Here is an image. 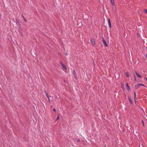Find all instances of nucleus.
<instances>
[{
	"mask_svg": "<svg viewBox=\"0 0 147 147\" xmlns=\"http://www.w3.org/2000/svg\"><path fill=\"white\" fill-rule=\"evenodd\" d=\"M90 41L91 42V43L94 46L95 45V41L94 39L93 38L91 39L90 40Z\"/></svg>",
	"mask_w": 147,
	"mask_h": 147,
	"instance_id": "obj_1",
	"label": "nucleus"
},
{
	"mask_svg": "<svg viewBox=\"0 0 147 147\" xmlns=\"http://www.w3.org/2000/svg\"><path fill=\"white\" fill-rule=\"evenodd\" d=\"M61 66L63 69H62V70L64 71L65 72H66L67 71V69L66 67L63 64V65H62Z\"/></svg>",
	"mask_w": 147,
	"mask_h": 147,
	"instance_id": "obj_2",
	"label": "nucleus"
},
{
	"mask_svg": "<svg viewBox=\"0 0 147 147\" xmlns=\"http://www.w3.org/2000/svg\"><path fill=\"white\" fill-rule=\"evenodd\" d=\"M102 41L104 45L106 47H107L108 45L107 44L106 41L105 40L103 37L102 38Z\"/></svg>",
	"mask_w": 147,
	"mask_h": 147,
	"instance_id": "obj_3",
	"label": "nucleus"
},
{
	"mask_svg": "<svg viewBox=\"0 0 147 147\" xmlns=\"http://www.w3.org/2000/svg\"><path fill=\"white\" fill-rule=\"evenodd\" d=\"M108 24H109V27L110 28H111V22L110 20V19H108Z\"/></svg>",
	"mask_w": 147,
	"mask_h": 147,
	"instance_id": "obj_4",
	"label": "nucleus"
},
{
	"mask_svg": "<svg viewBox=\"0 0 147 147\" xmlns=\"http://www.w3.org/2000/svg\"><path fill=\"white\" fill-rule=\"evenodd\" d=\"M73 74H74V75L75 76V78H76V79L77 78L76 75V71H75V70H74L73 71Z\"/></svg>",
	"mask_w": 147,
	"mask_h": 147,
	"instance_id": "obj_5",
	"label": "nucleus"
},
{
	"mask_svg": "<svg viewBox=\"0 0 147 147\" xmlns=\"http://www.w3.org/2000/svg\"><path fill=\"white\" fill-rule=\"evenodd\" d=\"M111 3L112 5L113 6L114 5L115 3H114V0H111Z\"/></svg>",
	"mask_w": 147,
	"mask_h": 147,
	"instance_id": "obj_6",
	"label": "nucleus"
},
{
	"mask_svg": "<svg viewBox=\"0 0 147 147\" xmlns=\"http://www.w3.org/2000/svg\"><path fill=\"white\" fill-rule=\"evenodd\" d=\"M135 73L136 74L137 76L139 77L140 78H142V76H141L139 75L138 74V73H137V72L136 71H135Z\"/></svg>",
	"mask_w": 147,
	"mask_h": 147,
	"instance_id": "obj_7",
	"label": "nucleus"
},
{
	"mask_svg": "<svg viewBox=\"0 0 147 147\" xmlns=\"http://www.w3.org/2000/svg\"><path fill=\"white\" fill-rule=\"evenodd\" d=\"M126 87H127V89L129 90V86H128V84L127 83L126 84Z\"/></svg>",
	"mask_w": 147,
	"mask_h": 147,
	"instance_id": "obj_8",
	"label": "nucleus"
},
{
	"mask_svg": "<svg viewBox=\"0 0 147 147\" xmlns=\"http://www.w3.org/2000/svg\"><path fill=\"white\" fill-rule=\"evenodd\" d=\"M45 94L46 95L47 97V98H49V95H48V94H47V93L46 91H45Z\"/></svg>",
	"mask_w": 147,
	"mask_h": 147,
	"instance_id": "obj_9",
	"label": "nucleus"
},
{
	"mask_svg": "<svg viewBox=\"0 0 147 147\" xmlns=\"http://www.w3.org/2000/svg\"><path fill=\"white\" fill-rule=\"evenodd\" d=\"M128 99H129V101H130V102L131 103H132V101L131 98L130 97H128Z\"/></svg>",
	"mask_w": 147,
	"mask_h": 147,
	"instance_id": "obj_10",
	"label": "nucleus"
},
{
	"mask_svg": "<svg viewBox=\"0 0 147 147\" xmlns=\"http://www.w3.org/2000/svg\"><path fill=\"white\" fill-rule=\"evenodd\" d=\"M125 74L127 77H129V74H128V72H126L125 73Z\"/></svg>",
	"mask_w": 147,
	"mask_h": 147,
	"instance_id": "obj_11",
	"label": "nucleus"
},
{
	"mask_svg": "<svg viewBox=\"0 0 147 147\" xmlns=\"http://www.w3.org/2000/svg\"><path fill=\"white\" fill-rule=\"evenodd\" d=\"M140 85H139V84L135 86H136V88H138L140 87Z\"/></svg>",
	"mask_w": 147,
	"mask_h": 147,
	"instance_id": "obj_12",
	"label": "nucleus"
},
{
	"mask_svg": "<svg viewBox=\"0 0 147 147\" xmlns=\"http://www.w3.org/2000/svg\"><path fill=\"white\" fill-rule=\"evenodd\" d=\"M22 17H23L24 21H25V22H26V19H25V18L24 17V16L23 15H22Z\"/></svg>",
	"mask_w": 147,
	"mask_h": 147,
	"instance_id": "obj_13",
	"label": "nucleus"
},
{
	"mask_svg": "<svg viewBox=\"0 0 147 147\" xmlns=\"http://www.w3.org/2000/svg\"><path fill=\"white\" fill-rule=\"evenodd\" d=\"M144 13H147V9H145L144 11Z\"/></svg>",
	"mask_w": 147,
	"mask_h": 147,
	"instance_id": "obj_14",
	"label": "nucleus"
},
{
	"mask_svg": "<svg viewBox=\"0 0 147 147\" xmlns=\"http://www.w3.org/2000/svg\"><path fill=\"white\" fill-rule=\"evenodd\" d=\"M134 81H136V78L135 75H134Z\"/></svg>",
	"mask_w": 147,
	"mask_h": 147,
	"instance_id": "obj_15",
	"label": "nucleus"
},
{
	"mask_svg": "<svg viewBox=\"0 0 147 147\" xmlns=\"http://www.w3.org/2000/svg\"><path fill=\"white\" fill-rule=\"evenodd\" d=\"M59 63L61 66L63 64L62 63L61 61H60Z\"/></svg>",
	"mask_w": 147,
	"mask_h": 147,
	"instance_id": "obj_16",
	"label": "nucleus"
},
{
	"mask_svg": "<svg viewBox=\"0 0 147 147\" xmlns=\"http://www.w3.org/2000/svg\"><path fill=\"white\" fill-rule=\"evenodd\" d=\"M59 119V115H58L57 117V120H58Z\"/></svg>",
	"mask_w": 147,
	"mask_h": 147,
	"instance_id": "obj_17",
	"label": "nucleus"
},
{
	"mask_svg": "<svg viewBox=\"0 0 147 147\" xmlns=\"http://www.w3.org/2000/svg\"><path fill=\"white\" fill-rule=\"evenodd\" d=\"M134 98H135L136 97V93L135 92H134Z\"/></svg>",
	"mask_w": 147,
	"mask_h": 147,
	"instance_id": "obj_18",
	"label": "nucleus"
},
{
	"mask_svg": "<svg viewBox=\"0 0 147 147\" xmlns=\"http://www.w3.org/2000/svg\"><path fill=\"white\" fill-rule=\"evenodd\" d=\"M139 85H140V86H144V85L142 84H139Z\"/></svg>",
	"mask_w": 147,
	"mask_h": 147,
	"instance_id": "obj_19",
	"label": "nucleus"
},
{
	"mask_svg": "<svg viewBox=\"0 0 147 147\" xmlns=\"http://www.w3.org/2000/svg\"><path fill=\"white\" fill-rule=\"evenodd\" d=\"M48 99L49 102H50V99H49V98H48Z\"/></svg>",
	"mask_w": 147,
	"mask_h": 147,
	"instance_id": "obj_20",
	"label": "nucleus"
},
{
	"mask_svg": "<svg viewBox=\"0 0 147 147\" xmlns=\"http://www.w3.org/2000/svg\"><path fill=\"white\" fill-rule=\"evenodd\" d=\"M53 111H56V110L55 109H54L53 110Z\"/></svg>",
	"mask_w": 147,
	"mask_h": 147,
	"instance_id": "obj_21",
	"label": "nucleus"
},
{
	"mask_svg": "<svg viewBox=\"0 0 147 147\" xmlns=\"http://www.w3.org/2000/svg\"><path fill=\"white\" fill-rule=\"evenodd\" d=\"M144 79H146L147 80V78L146 77H145L144 78Z\"/></svg>",
	"mask_w": 147,
	"mask_h": 147,
	"instance_id": "obj_22",
	"label": "nucleus"
},
{
	"mask_svg": "<svg viewBox=\"0 0 147 147\" xmlns=\"http://www.w3.org/2000/svg\"><path fill=\"white\" fill-rule=\"evenodd\" d=\"M146 58H147V54H146Z\"/></svg>",
	"mask_w": 147,
	"mask_h": 147,
	"instance_id": "obj_23",
	"label": "nucleus"
},
{
	"mask_svg": "<svg viewBox=\"0 0 147 147\" xmlns=\"http://www.w3.org/2000/svg\"><path fill=\"white\" fill-rule=\"evenodd\" d=\"M80 141V140H78V142H79V141Z\"/></svg>",
	"mask_w": 147,
	"mask_h": 147,
	"instance_id": "obj_24",
	"label": "nucleus"
},
{
	"mask_svg": "<svg viewBox=\"0 0 147 147\" xmlns=\"http://www.w3.org/2000/svg\"><path fill=\"white\" fill-rule=\"evenodd\" d=\"M142 122H143V125H144V122H143V121H142Z\"/></svg>",
	"mask_w": 147,
	"mask_h": 147,
	"instance_id": "obj_25",
	"label": "nucleus"
}]
</instances>
